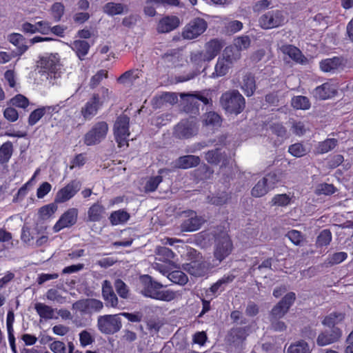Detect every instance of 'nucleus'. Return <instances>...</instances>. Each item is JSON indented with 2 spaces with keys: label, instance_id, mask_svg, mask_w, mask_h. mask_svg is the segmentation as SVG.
Wrapping results in <instances>:
<instances>
[{
  "label": "nucleus",
  "instance_id": "8",
  "mask_svg": "<svg viewBox=\"0 0 353 353\" xmlns=\"http://www.w3.org/2000/svg\"><path fill=\"white\" fill-rule=\"evenodd\" d=\"M288 21L286 14L279 10H273L261 15L259 19V26L265 30L283 26Z\"/></svg>",
  "mask_w": 353,
  "mask_h": 353
},
{
  "label": "nucleus",
  "instance_id": "59",
  "mask_svg": "<svg viewBox=\"0 0 353 353\" xmlns=\"http://www.w3.org/2000/svg\"><path fill=\"white\" fill-rule=\"evenodd\" d=\"M347 258V254L345 252H339L329 256L327 263L332 265L339 264Z\"/></svg>",
  "mask_w": 353,
  "mask_h": 353
},
{
  "label": "nucleus",
  "instance_id": "5",
  "mask_svg": "<svg viewBox=\"0 0 353 353\" xmlns=\"http://www.w3.org/2000/svg\"><path fill=\"white\" fill-rule=\"evenodd\" d=\"M110 92L102 87L99 93H95L88 100L81 109V114L85 120H91L98 113L103 103L109 100Z\"/></svg>",
  "mask_w": 353,
  "mask_h": 353
},
{
  "label": "nucleus",
  "instance_id": "54",
  "mask_svg": "<svg viewBox=\"0 0 353 353\" xmlns=\"http://www.w3.org/2000/svg\"><path fill=\"white\" fill-rule=\"evenodd\" d=\"M114 288L121 298L128 299L129 297L128 287L122 280L117 279L114 281Z\"/></svg>",
  "mask_w": 353,
  "mask_h": 353
},
{
  "label": "nucleus",
  "instance_id": "15",
  "mask_svg": "<svg viewBox=\"0 0 353 353\" xmlns=\"http://www.w3.org/2000/svg\"><path fill=\"white\" fill-rule=\"evenodd\" d=\"M81 182L73 180L65 186L60 189L55 196V202L58 203H65L72 199L81 189Z\"/></svg>",
  "mask_w": 353,
  "mask_h": 353
},
{
  "label": "nucleus",
  "instance_id": "56",
  "mask_svg": "<svg viewBox=\"0 0 353 353\" xmlns=\"http://www.w3.org/2000/svg\"><path fill=\"white\" fill-rule=\"evenodd\" d=\"M10 104L20 108H26L29 105V100L22 94H17L10 99Z\"/></svg>",
  "mask_w": 353,
  "mask_h": 353
},
{
  "label": "nucleus",
  "instance_id": "62",
  "mask_svg": "<svg viewBox=\"0 0 353 353\" xmlns=\"http://www.w3.org/2000/svg\"><path fill=\"white\" fill-rule=\"evenodd\" d=\"M163 325V321L159 319H150L147 323V328L152 334L157 333Z\"/></svg>",
  "mask_w": 353,
  "mask_h": 353
},
{
  "label": "nucleus",
  "instance_id": "31",
  "mask_svg": "<svg viewBox=\"0 0 353 353\" xmlns=\"http://www.w3.org/2000/svg\"><path fill=\"white\" fill-rule=\"evenodd\" d=\"M104 214V207L101 204L96 203L91 205L88 210V221L91 222L100 221L103 219Z\"/></svg>",
  "mask_w": 353,
  "mask_h": 353
},
{
  "label": "nucleus",
  "instance_id": "26",
  "mask_svg": "<svg viewBox=\"0 0 353 353\" xmlns=\"http://www.w3.org/2000/svg\"><path fill=\"white\" fill-rule=\"evenodd\" d=\"M8 40L17 48L19 55L23 54L28 49V46L25 43V37L19 33L10 34L8 36Z\"/></svg>",
  "mask_w": 353,
  "mask_h": 353
},
{
  "label": "nucleus",
  "instance_id": "50",
  "mask_svg": "<svg viewBox=\"0 0 353 353\" xmlns=\"http://www.w3.org/2000/svg\"><path fill=\"white\" fill-rule=\"evenodd\" d=\"M64 10L65 7L62 3L55 2L52 5L50 13L54 21L58 22L61 20L64 14Z\"/></svg>",
  "mask_w": 353,
  "mask_h": 353
},
{
  "label": "nucleus",
  "instance_id": "20",
  "mask_svg": "<svg viewBox=\"0 0 353 353\" xmlns=\"http://www.w3.org/2000/svg\"><path fill=\"white\" fill-rule=\"evenodd\" d=\"M234 279V276L232 274L224 275L206 291V296L210 299L217 296L225 290L226 285L232 282Z\"/></svg>",
  "mask_w": 353,
  "mask_h": 353
},
{
  "label": "nucleus",
  "instance_id": "7",
  "mask_svg": "<svg viewBox=\"0 0 353 353\" xmlns=\"http://www.w3.org/2000/svg\"><path fill=\"white\" fill-rule=\"evenodd\" d=\"M109 127L105 121L96 122L83 137V142L88 146L95 145L103 141L108 134Z\"/></svg>",
  "mask_w": 353,
  "mask_h": 353
},
{
  "label": "nucleus",
  "instance_id": "17",
  "mask_svg": "<svg viewBox=\"0 0 353 353\" xmlns=\"http://www.w3.org/2000/svg\"><path fill=\"white\" fill-rule=\"evenodd\" d=\"M73 307L81 312L92 314L100 312L103 308V303L98 299H86L77 301Z\"/></svg>",
  "mask_w": 353,
  "mask_h": 353
},
{
  "label": "nucleus",
  "instance_id": "55",
  "mask_svg": "<svg viewBox=\"0 0 353 353\" xmlns=\"http://www.w3.org/2000/svg\"><path fill=\"white\" fill-rule=\"evenodd\" d=\"M205 159L209 163L218 164L223 159L222 154L219 149L208 151L205 154Z\"/></svg>",
  "mask_w": 353,
  "mask_h": 353
},
{
  "label": "nucleus",
  "instance_id": "33",
  "mask_svg": "<svg viewBox=\"0 0 353 353\" xmlns=\"http://www.w3.org/2000/svg\"><path fill=\"white\" fill-rule=\"evenodd\" d=\"M241 89L248 97L252 96L256 89L255 80L250 74H245L241 83Z\"/></svg>",
  "mask_w": 353,
  "mask_h": 353
},
{
  "label": "nucleus",
  "instance_id": "1",
  "mask_svg": "<svg viewBox=\"0 0 353 353\" xmlns=\"http://www.w3.org/2000/svg\"><path fill=\"white\" fill-rule=\"evenodd\" d=\"M140 283L141 285V293L146 297L159 301H171L176 296V292L172 290H161L164 285L154 281L152 276L148 274L140 277Z\"/></svg>",
  "mask_w": 353,
  "mask_h": 353
},
{
  "label": "nucleus",
  "instance_id": "30",
  "mask_svg": "<svg viewBox=\"0 0 353 353\" xmlns=\"http://www.w3.org/2000/svg\"><path fill=\"white\" fill-rule=\"evenodd\" d=\"M155 254L157 260L165 262L169 265L174 264L173 259L175 254L170 249L166 247H159L157 248Z\"/></svg>",
  "mask_w": 353,
  "mask_h": 353
},
{
  "label": "nucleus",
  "instance_id": "42",
  "mask_svg": "<svg viewBox=\"0 0 353 353\" xmlns=\"http://www.w3.org/2000/svg\"><path fill=\"white\" fill-rule=\"evenodd\" d=\"M141 74V72L137 69L128 70L119 77L118 81L121 83H132L140 78Z\"/></svg>",
  "mask_w": 353,
  "mask_h": 353
},
{
  "label": "nucleus",
  "instance_id": "57",
  "mask_svg": "<svg viewBox=\"0 0 353 353\" xmlns=\"http://www.w3.org/2000/svg\"><path fill=\"white\" fill-rule=\"evenodd\" d=\"M108 77V72L105 70H99L94 76L92 77L90 81V86L91 88L97 87L100 82Z\"/></svg>",
  "mask_w": 353,
  "mask_h": 353
},
{
  "label": "nucleus",
  "instance_id": "46",
  "mask_svg": "<svg viewBox=\"0 0 353 353\" xmlns=\"http://www.w3.org/2000/svg\"><path fill=\"white\" fill-rule=\"evenodd\" d=\"M230 199V195L225 192H222L216 195L208 196L207 198L208 203L215 205H222L226 203Z\"/></svg>",
  "mask_w": 353,
  "mask_h": 353
},
{
  "label": "nucleus",
  "instance_id": "28",
  "mask_svg": "<svg viewBox=\"0 0 353 353\" xmlns=\"http://www.w3.org/2000/svg\"><path fill=\"white\" fill-rule=\"evenodd\" d=\"M345 316V315L343 312H332L325 316L321 323L324 326L333 329L336 327V325L343 321Z\"/></svg>",
  "mask_w": 353,
  "mask_h": 353
},
{
  "label": "nucleus",
  "instance_id": "14",
  "mask_svg": "<svg viewBox=\"0 0 353 353\" xmlns=\"http://www.w3.org/2000/svg\"><path fill=\"white\" fill-rule=\"evenodd\" d=\"M185 219L181 225V230L183 232H194L198 230L205 223V220L196 212L189 210L183 212Z\"/></svg>",
  "mask_w": 353,
  "mask_h": 353
},
{
  "label": "nucleus",
  "instance_id": "9",
  "mask_svg": "<svg viewBox=\"0 0 353 353\" xmlns=\"http://www.w3.org/2000/svg\"><path fill=\"white\" fill-rule=\"evenodd\" d=\"M122 327L120 314H105L97 319V327L104 334H114Z\"/></svg>",
  "mask_w": 353,
  "mask_h": 353
},
{
  "label": "nucleus",
  "instance_id": "12",
  "mask_svg": "<svg viewBox=\"0 0 353 353\" xmlns=\"http://www.w3.org/2000/svg\"><path fill=\"white\" fill-rule=\"evenodd\" d=\"M207 22L201 18H194L185 26L182 37L185 39L192 40L201 35L207 29Z\"/></svg>",
  "mask_w": 353,
  "mask_h": 353
},
{
  "label": "nucleus",
  "instance_id": "64",
  "mask_svg": "<svg viewBox=\"0 0 353 353\" xmlns=\"http://www.w3.org/2000/svg\"><path fill=\"white\" fill-rule=\"evenodd\" d=\"M46 297L48 300L55 301L59 303H63L65 299L60 294L58 290L55 289H50L46 293Z\"/></svg>",
  "mask_w": 353,
  "mask_h": 353
},
{
  "label": "nucleus",
  "instance_id": "58",
  "mask_svg": "<svg viewBox=\"0 0 353 353\" xmlns=\"http://www.w3.org/2000/svg\"><path fill=\"white\" fill-rule=\"evenodd\" d=\"M46 113V108L34 110L29 116L28 123L30 125L36 124Z\"/></svg>",
  "mask_w": 353,
  "mask_h": 353
},
{
  "label": "nucleus",
  "instance_id": "53",
  "mask_svg": "<svg viewBox=\"0 0 353 353\" xmlns=\"http://www.w3.org/2000/svg\"><path fill=\"white\" fill-rule=\"evenodd\" d=\"M288 152L293 157H301L307 154V150L303 144L296 143L289 147Z\"/></svg>",
  "mask_w": 353,
  "mask_h": 353
},
{
  "label": "nucleus",
  "instance_id": "32",
  "mask_svg": "<svg viewBox=\"0 0 353 353\" xmlns=\"http://www.w3.org/2000/svg\"><path fill=\"white\" fill-rule=\"evenodd\" d=\"M128 212L124 210H119L112 212L109 217L110 221L112 225H123L130 219Z\"/></svg>",
  "mask_w": 353,
  "mask_h": 353
},
{
  "label": "nucleus",
  "instance_id": "29",
  "mask_svg": "<svg viewBox=\"0 0 353 353\" xmlns=\"http://www.w3.org/2000/svg\"><path fill=\"white\" fill-rule=\"evenodd\" d=\"M90 44L84 40H76L70 45V48L74 50L79 59L83 60L88 54L90 50Z\"/></svg>",
  "mask_w": 353,
  "mask_h": 353
},
{
  "label": "nucleus",
  "instance_id": "43",
  "mask_svg": "<svg viewBox=\"0 0 353 353\" xmlns=\"http://www.w3.org/2000/svg\"><path fill=\"white\" fill-rule=\"evenodd\" d=\"M168 279L174 283L181 285L187 283L188 279L185 273L179 270H175L168 274Z\"/></svg>",
  "mask_w": 353,
  "mask_h": 353
},
{
  "label": "nucleus",
  "instance_id": "39",
  "mask_svg": "<svg viewBox=\"0 0 353 353\" xmlns=\"http://www.w3.org/2000/svg\"><path fill=\"white\" fill-rule=\"evenodd\" d=\"M250 46V39L248 36L243 35L235 38L233 41V46L234 52H238L241 54V51L246 50Z\"/></svg>",
  "mask_w": 353,
  "mask_h": 353
},
{
  "label": "nucleus",
  "instance_id": "40",
  "mask_svg": "<svg viewBox=\"0 0 353 353\" xmlns=\"http://www.w3.org/2000/svg\"><path fill=\"white\" fill-rule=\"evenodd\" d=\"M338 141L336 139H327L323 141L319 142L316 148V152L319 154H325L333 150L337 145Z\"/></svg>",
  "mask_w": 353,
  "mask_h": 353
},
{
  "label": "nucleus",
  "instance_id": "35",
  "mask_svg": "<svg viewBox=\"0 0 353 353\" xmlns=\"http://www.w3.org/2000/svg\"><path fill=\"white\" fill-rule=\"evenodd\" d=\"M186 101L188 103L190 104V105H192V108L190 109V108H186L185 111L187 112H196L198 111V101H201L203 102L205 105H207L209 103V99L201 95H193V94H187L186 95Z\"/></svg>",
  "mask_w": 353,
  "mask_h": 353
},
{
  "label": "nucleus",
  "instance_id": "41",
  "mask_svg": "<svg viewBox=\"0 0 353 353\" xmlns=\"http://www.w3.org/2000/svg\"><path fill=\"white\" fill-rule=\"evenodd\" d=\"M311 350L309 345L304 341H299L291 344L288 350L287 353H310Z\"/></svg>",
  "mask_w": 353,
  "mask_h": 353
},
{
  "label": "nucleus",
  "instance_id": "11",
  "mask_svg": "<svg viewBox=\"0 0 353 353\" xmlns=\"http://www.w3.org/2000/svg\"><path fill=\"white\" fill-rule=\"evenodd\" d=\"M199 130V125L194 118L181 120L177 123L173 131V134L178 139H189L196 135Z\"/></svg>",
  "mask_w": 353,
  "mask_h": 353
},
{
  "label": "nucleus",
  "instance_id": "37",
  "mask_svg": "<svg viewBox=\"0 0 353 353\" xmlns=\"http://www.w3.org/2000/svg\"><path fill=\"white\" fill-rule=\"evenodd\" d=\"M103 12L110 16L122 14L125 10H127V6L122 3L110 2L103 6Z\"/></svg>",
  "mask_w": 353,
  "mask_h": 353
},
{
  "label": "nucleus",
  "instance_id": "27",
  "mask_svg": "<svg viewBox=\"0 0 353 353\" xmlns=\"http://www.w3.org/2000/svg\"><path fill=\"white\" fill-rule=\"evenodd\" d=\"M199 163L200 158L198 156L185 155L176 161V166L181 169H188L198 165Z\"/></svg>",
  "mask_w": 353,
  "mask_h": 353
},
{
  "label": "nucleus",
  "instance_id": "47",
  "mask_svg": "<svg viewBox=\"0 0 353 353\" xmlns=\"http://www.w3.org/2000/svg\"><path fill=\"white\" fill-rule=\"evenodd\" d=\"M57 206L54 203H50L41 207L39 210V216L43 220L50 219L57 211Z\"/></svg>",
  "mask_w": 353,
  "mask_h": 353
},
{
  "label": "nucleus",
  "instance_id": "38",
  "mask_svg": "<svg viewBox=\"0 0 353 353\" xmlns=\"http://www.w3.org/2000/svg\"><path fill=\"white\" fill-rule=\"evenodd\" d=\"M190 62L199 67H201L205 62H209L210 60L203 50H195L191 52L190 57Z\"/></svg>",
  "mask_w": 353,
  "mask_h": 353
},
{
  "label": "nucleus",
  "instance_id": "49",
  "mask_svg": "<svg viewBox=\"0 0 353 353\" xmlns=\"http://www.w3.org/2000/svg\"><path fill=\"white\" fill-rule=\"evenodd\" d=\"M292 105L296 109L307 110L310 107V103L306 97L296 96L292 98Z\"/></svg>",
  "mask_w": 353,
  "mask_h": 353
},
{
  "label": "nucleus",
  "instance_id": "16",
  "mask_svg": "<svg viewBox=\"0 0 353 353\" xmlns=\"http://www.w3.org/2000/svg\"><path fill=\"white\" fill-rule=\"evenodd\" d=\"M78 210L72 208L65 211L57 221L53 227L54 232H58L62 229L74 225L77 221Z\"/></svg>",
  "mask_w": 353,
  "mask_h": 353
},
{
  "label": "nucleus",
  "instance_id": "51",
  "mask_svg": "<svg viewBox=\"0 0 353 353\" xmlns=\"http://www.w3.org/2000/svg\"><path fill=\"white\" fill-rule=\"evenodd\" d=\"M332 241V233L329 230H322L316 239V244L318 247L326 246Z\"/></svg>",
  "mask_w": 353,
  "mask_h": 353
},
{
  "label": "nucleus",
  "instance_id": "21",
  "mask_svg": "<svg viewBox=\"0 0 353 353\" xmlns=\"http://www.w3.org/2000/svg\"><path fill=\"white\" fill-rule=\"evenodd\" d=\"M337 86L332 82H326L316 87L313 90V95L316 99L325 100L334 97L336 94Z\"/></svg>",
  "mask_w": 353,
  "mask_h": 353
},
{
  "label": "nucleus",
  "instance_id": "4",
  "mask_svg": "<svg viewBox=\"0 0 353 353\" xmlns=\"http://www.w3.org/2000/svg\"><path fill=\"white\" fill-rule=\"evenodd\" d=\"M241 54L234 51V48L227 46L221 57H219L214 65V71L210 75L215 79L225 76L233 66L234 63L239 60Z\"/></svg>",
  "mask_w": 353,
  "mask_h": 353
},
{
  "label": "nucleus",
  "instance_id": "13",
  "mask_svg": "<svg viewBox=\"0 0 353 353\" xmlns=\"http://www.w3.org/2000/svg\"><path fill=\"white\" fill-rule=\"evenodd\" d=\"M279 181V177L275 173H269L259 180L252 190V195L261 197L266 194L270 190L274 188Z\"/></svg>",
  "mask_w": 353,
  "mask_h": 353
},
{
  "label": "nucleus",
  "instance_id": "25",
  "mask_svg": "<svg viewBox=\"0 0 353 353\" xmlns=\"http://www.w3.org/2000/svg\"><path fill=\"white\" fill-rule=\"evenodd\" d=\"M281 50L284 54L288 55L290 59L297 63H303L305 60V58L302 54L300 50L292 45L282 46Z\"/></svg>",
  "mask_w": 353,
  "mask_h": 353
},
{
  "label": "nucleus",
  "instance_id": "23",
  "mask_svg": "<svg viewBox=\"0 0 353 353\" xmlns=\"http://www.w3.org/2000/svg\"><path fill=\"white\" fill-rule=\"evenodd\" d=\"M180 24V20L175 16L162 18L158 23L157 30L159 33H168L176 29Z\"/></svg>",
  "mask_w": 353,
  "mask_h": 353
},
{
  "label": "nucleus",
  "instance_id": "44",
  "mask_svg": "<svg viewBox=\"0 0 353 353\" xmlns=\"http://www.w3.org/2000/svg\"><path fill=\"white\" fill-rule=\"evenodd\" d=\"M292 197L287 194H276L271 200L272 205L285 207L291 203Z\"/></svg>",
  "mask_w": 353,
  "mask_h": 353
},
{
  "label": "nucleus",
  "instance_id": "18",
  "mask_svg": "<svg viewBox=\"0 0 353 353\" xmlns=\"http://www.w3.org/2000/svg\"><path fill=\"white\" fill-rule=\"evenodd\" d=\"M214 267L210 262L199 261H192L183 265V269L191 275L195 276H203Z\"/></svg>",
  "mask_w": 353,
  "mask_h": 353
},
{
  "label": "nucleus",
  "instance_id": "52",
  "mask_svg": "<svg viewBox=\"0 0 353 353\" xmlns=\"http://www.w3.org/2000/svg\"><path fill=\"white\" fill-rule=\"evenodd\" d=\"M248 334L245 328L238 327L231 330L230 336L232 338L231 341L233 343H240L244 340Z\"/></svg>",
  "mask_w": 353,
  "mask_h": 353
},
{
  "label": "nucleus",
  "instance_id": "19",
  "mask_svg": "<svg viewBox=\"0 0 353 353\" xmlns=\"http://www.w3.org/2000/svg\"><path fill=\"white\" fill-rule=\"evenodd\" d=\"M346 61L341 57H334L325 59L320 62V68L323 72L335 73L344 70Z\"/></svg>",
  "mask_w": 353,
  "mask_h": 353
},
{
  "label": "nucleus",
  "instance_id": "2",
  "mask_svg": "<svg viewBox=\"0 0 353 353\" xmlns=\"http://www.w3.org/2000/svg\"><path fill=\"white\" fill-rule=\"evenodd\" d=\"M39 73L54 84L61 77L62 65L58 53H51L40 58L37 62Z\"/></svg>",
  "mask_w": 353,
  "mask_h": 353
},
{
  "label": "nucleus",
  "instance_id": "60",
  "mask_svg": "<svg viewBox=\"0 0 353 353\" xmlns=\"http://www.w3.org/2000/svg\"><path fill=\"white\" fill-rule=\"evenodd\" d=\"M335 192V188L332 184L321 183L319 184L316 190L315 193L316 194H325L330 195Z\"/></svg>",
  "mask_w": 353,
  "mask_h": 353
},
{
  "label": "nucleus",
  "instance_id": "48",
  "mask_svg": "<svg viewBox=\"0 0 353 353\" xmlns=\"http://www.w3.org/2000/svg\"><path fill=\"white\" fill-rule=\"evenodd\" d=\"M203 123L206 126H219L221 124V118L218 114L210 112L203 116Z\"/></svg>",
  "mask_w": 353,
  "mask_h": 353
},
{
  "label": "nucleus",
  "instance_id": "24",
  "mask_svg": "<svg viewBox=\"0 0 353 353\" xmlns=\"http://www.w3.org/2000/svg\"><path fill=\"white\" fill-rule=\"evenodd\" d=\"M223 47V42L221 40L214 39L205 44L204 51L209 59L212 61L216 57Z\"/></svg>",
  "mask_w": 353,
  "mask_h": 353
},
{
  "label": "nucleus",
  "instance_id": "6",
  "mask_svg": "<svg viewBox=\"0 0 353 353\" xmlns=\"http://www.w3.org/2000/svg\"><path fill=\"white\" fill-rule=\"evenodd\" d=\"M222 108L229 114H239L245 108V99L236 90L223 93L220 99Z\"/></svg>",
  "mask_w": 353,
  "mask_h": 353
},
{
  "label": "nucleus",
  "instance_id": "10",
  "mask_svg": "<svg viewBox=\"0 0 353 353\" xmlns=\"http://www.w3.org/2000/svg\"><path fill=\"white\" fill-rule=\"evenodd\" d=\"M130 119L125 115H121L116 120L114 125V135L119 148L128 146V140L130 136Z\"/></svg>",
  "mask_w": 353,
  "mask_h": 353
},
{
  "label": "nucleus",
  "instance_id": "34",
  "mask_svg": "<svg viewBox=\"0 0 353 353\" xmlns=\"http://www.w3.org/2000/svg\"><path fill=\"white\" fill-rule=\"evenodd\" d=\"M168 171V170L165 169H160L158 172L159 175L150 177L145 183L144 187L145 191L146 192H154L157 189L159 185L162 182L163 179L161 174L164 172H167Z\"/></svg>",
  "mask_w": 353,
  "mask_h": 353
},
{
  "label": "nucleus",
  "instance_id": "3",
  "mask_svg": "<svg viewBox=\"0 0 353 353\" xmlns=\"http://www.w3.org/2000/svg\"><path fill=\"white\" fill-rule=\"evenodd\" d=\"M214 259L212 266H218L232 252V242L225 231L214 232Z\"/></svg>",
  "mask_w": 353,
  "mask_h": 353
},
{
  "label": "nucleus",
  "instance_id": "36",
  "mask_svg": "<svg viewBox=\"0 0 353 353\" xmlns=\"http://www.w3.org/2000/svg\"><path fill=\"white\" fill-rule=\"evenodd\" d=\"M34 309L41 319H52L54 316V310L50 306L42 303H37Z\"/></svg>",
  "mask_w": 353,
  "mask_h": 353
},
{
  "label": "nucleus",
  "instance_id": "63",
  "mask_svg": "<svg viewBox=\"0 0 353 353\" xmlns=\"http://www.w3.org/2000/svg\"><path fill=\"white\" fill-rule=\"evenodd\" d=\"M286 236L290 239V241L296 245H299L301 243L303 240V237L301 233V232L295 230H292L289 231Z\"/></svg>",
  "mask_w": 353,
  "mask_h": 353
},
{
  "label": "nucleus",
  "instance_id": "22",
  "mask_svg": "<svg viewBox=\"0 0 353 353\" xmlns=\"http://www.w3.org/2000/svg\"><path fill=\"white\" fill-rule=\"evenodd\" d=\"M342 336V330L339 327H334L329 332H321L317 338L316 343L319 346H325L336 342Z\"/></svg>",
  "mask_w": 353,
  "mask_h": 353
},
{
  "label": "nucleus",
  "instance_id": "61",
  "mask_svg": "<svg viewBox=\"0 0 353 353\" xmlns=\"http://www.w3.org/2000/svg\"><path fill=\"white\" fill-rule=\"evenodd\" d=\"M79 341L83 347L91 345L94 339L93 336L87 330H83L79 333Z\"/></svg>",
  "mask_w": 353,
  "mask_h": 353
},
{
  "label": "nucleus",
  "instance_id": "45",
  "mask_svg": "<svg viewBox=\"0 0 353 353\" xmlns=\"http://www.w3.org/2000/svg\"><path fill=\"white\" fill-rule=\"evenodd\" d=\"M12 153V144L10 141L4 143L0 148V163L9 161Z\"/></svg>",
  "mask_w": 353,
  "mask_h": 353
}]
</instances>
